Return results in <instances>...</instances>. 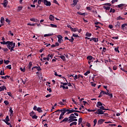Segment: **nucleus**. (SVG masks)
Segmentation results:
<instances>
[{"label": "nucleus", "instance_id": "obj_58", "mask_svg": "<svg viewBox=\"0 0 127 127\" xmlns=\"http://www.w3.org/2000/svg\"><path fill=\"white\" fill-rule=\"evenodd\" d=\"M77 13L80 14V15H84V14H85V13H82L81 12H78Z\"/></svg>", "mask_w": 127, "mask_h": 127}, {"label": "nucleus", "instance_id": "obj_30", "mask_svg": "<svg viewBox=\"0 0 127 127\" xmlns=\"http://www.w3.org/2000/svg\"><path fill=\"white\" fill-rule=\"evenodd\" d=\"M116 27H120L121 26V23L120 22L117 21V24L115 25Z\"/></svg>", "mask_w": 127, "mask_h": 127}, {"label": "nucleus", "instance_id": "obj_43", "mask_svg": "<svg viewBox=\"0 0 127 127\" xmlns=\"http://www.w3.org/2000/svg\"><path fill=\"white\" fill-rule=\"evenodd\" d=\"M104 5H106V6H111L112 4H111L110 3H106L104 4Z\"/></svg>", "mask_w": 127, "mask_h": 127}, {"label": "nucleus", "instance_id": "obj_55", "mask_svg": "<svg viewBox=\"0 0 127 127\" xmlns=\"http://www.w3.org/2000/svg\"><path fill=\"white\" fill-rule=\"evenodd\" d=\"M6 68H8V69H9L10 70V69H11V65L9 64L8 65H7Z\"/></svg>", "mask_w": 127, "mask_h": 127}, {"label": "nucleus", "instance_id": "obj_24", "mask_svg": "<svg viewBox=\"0 0 127 127\" xmlns=\"http://www.w3.org/2000/svg\"><path fill=\"white\" fill-rule=\"evenodd\" d=\"M10 76H8V75H6L5 76H1V78H2V79H4L5 80L6 79H9V77Z\"/></svg>", "mask_w": 127, "mask_h": 127}, {"label": "nucleus", "instance_id": "obj_14", "mask_svg": "<svg viewBox=\"0 0 127 127\" xmlns=\"http://www.w3.org/2000/svg\"><path fill=\"white\" fill-rule=\"evenodd\" d=\"M104 9H106V10H110L111 9V7L109 6H103Z\"/></svg>", "mask_w": 127, "mask_h": 127}, {"label": "nucleus", "instance_id": "obj_10", "mask_svg": "<svg viewBox=\"0 0 127 127\" xmlns=\"http://www.w3.org/2000/svg\"><path fill=\"white\" fill-rule=\"evenodd\" d=\"M69 111V109H66V108H64L63 110L62 111V114H64V115H65V113H66V112H67V113Z\"/></svg>", "mask_w": 127, "mask_h": 127}, {"label": "nucleus", "instance_id": "obj_13", "mask_svg": "<svg viewBox=\"0 0 127 127\" xmlns=\"http://www.w3.org/2000/svg\"><path fill=\"white\" fill-rule=\"evenodd\" d=\"M78 1V0H73V3L71 4L72 6H75L77 4Z\"/></svg>", "mask_w": 127, "mask_h": 127}, {"label": "nucleus", "instance_id": "obj_11", "mask_svg": "<svg viewBox=\"0 0 127 127\" xmlns=\"http://www.w3.org/2000/svg\"><path fill=\"white\" fill-rule=\"evenodd\" d=\"M101 106H103V103H102L101 102H98L96 105V107L97 108H100Z\"/></svg>", "mask_w": 127, "mask_h": 127}, {"label": "nucleus", "instance_id": "obj_37", "mask_svg": "<svg viewBox=\"0 0 127 127\" xmlns=\"http://www.w3.org/2000/svg\"><path fill=\"white\" fill-rule=\"evenodd\" d=\"M29 66V69H31V67L32 66V63L31 62H30L28 64Z\"/></svg>", "mask_w": 127, "mask_h": 127}, {"label": "nucleus", "instance_id": "obj_61", "mask_svg": "<svg viewBox=\"0 0 127 127\" xmlns=\"http://www.w3.org/2000/svg\"><path fill=\"white\" fill-rule=\"evenodd\" d=\"M58 104L61 105V106H64V103H63V102H59Z\"/></svg>", "mask_w": 127, "mask_h": 127}, {"label": "nucleus", "instance_id": "obj_7", "mask_svg": "<svg viewBox=\"0 0 127 127\" xmlns=\"http://www.w3.org/2000/svg\"><path fill=\"white\" fill-rule=\"evenodd\" d=\"M7 3H8V1L7 0H4L3 3L2 4L3 5L4 7H6V5H7Z\"/></svg>", "mask_w": 127, "mask_h": 127}, {"label": "nucleus", "instance_id": "obj_22", "mask_svg": "<svg viewBox=\"0 0 127 127\" xmlns=\"http://www.w3.org/2000/svg\"><path fill=\"white\" fill-rule=\"evenodd\" d=\"M64 116V113H62L60 115L59 117V120H63V119H64V117H63Z\"/></svg>", "mask_w": 127, "mask_h": 127}, {"label": "nucleus", "instance_id": "obj_28", "mask_svg": "<svg viewBox=\"0 0 127 127\" xmlns=\"http://www.w3.org/2000/svg\"><path fill=\"white\" fill-rule=\"evenodd\" d=\"M124 19H125V18H123L121 16H119L117 18V20H123Z\"/></svg>", "mask_w": 127, "mask_h": 127}, {"label": "nucleus", "instance_id": "obj_9", "mask_svg": "<svg viewBox=\"0 0 127 127\" xmlns=\"http://www.w3.org/2000/svg\"><path fill=\"white\" fill-rule=\"evenodd\" d=\"M55 18V17L53 16V15H50L49 16V19L51 20V21H54V19Z\"/></svg>", "mask_w": 127, "mask_h": 127}, {"label": "nucleus", "instance_id": "obj_23", "mask_svg": "<svg viewBox=\"0 0 127 127\" xmlns=\"http://www.w3.org/2000/svg\"><path fill=\"white\" fill-rule=\"evenodd\" d=\"M4 89H5V86H2L0 87V92L2 91H4Z\"/></svg>", "mask_w": 127, "mask_h": 127}, {"label": "nucleus", "instance_id": "obj_54", "mask_svg": "<svg viewBox=\"0 0 127 127\" xmlns=\"http://www.w3.org/2000/svg\"><path fill=\"white\" fill-rule=\"evenodd\" d=\"M22 6H18V10H21V9H22Z\"/></svg>", "mask_w": 127, "mask_h": 127}, {"label": "nucleus", "instance_id": "obj_4", "mask_svg": "<svg viewBox=\"0 0 127 127\" xmlns=\"http://www.w3.org/2000/svg\"><path fill=\"white\" fill-rule=\"evenodd\" d=\"M43 2L44 4L47 5V6H50V5H51V2H50V1H47V0H43Z\"/></svg>", "mask_w": 127, "mask_h": 127}, {"label": "nucleus", "instance_id": "obj_36", "mask_svg": "<svg viewBox=\"0 0 127 127\" xmlns=\"http://www.w3.org/2000/svg\"><path fill=\"white\" fill-rule=\"evenodd\" d=\"M0 22L1 23H3L4 22V18H3V17H1Z\"/></svg>", "mask_w": 127, "mask_h": 127}, {"label": "nucleus", "instance_id": "obj_3", "mask_svg": "<svg viewBox=\"0 0 127 127\" xmlns=\"http://www.w3.org/2000/svg\"><path fill=\"white\" fill-rule=\"evenodd\" d=\"M104 113H105V111H103L100 109H97L96 112H95V114L97 115H104Z\"/></svg>", "mask_w": 127, "mask_h": 127}, {"label": "nucleus", "instance_id": "obj_63", "mask_svg": "<svg viewBox=\"0 0 127 127\" xmlns=\"http://www.w3.org/2000/svg\"><path fill=\"white\" fill-rule=\"evenodd\" d=\"M7 95H8L9 97H11V96H12V95L11 94V92H7Z\"/></svg>", "mask_w": 127, "mask_h": 127}, {"label": "nucleus", "instance_id": "obj_60", "mask_svg": "<svg viewBox=\"0 0 127 127\" xmlns=\"http://www.w3.org/2000/svg\"><path fill=\"white\" fill-rule=\"evenodd\" d=\"M72 36H73V37H78V34H73Z\"/></svg>", "mask_w": 127, "mask_h": 127}, {"label": "nucleus", "instance_id": "obj_62", "mask_svg": "<svg viewBox=\"0 0 127 127\" xmlns=\"http://www.w3.org/2000/svg\"><path fill=\"white\" fill-rule=\"evenodd\" d=\"M86 9H87V10H92V8H91L90 7H86Z\"/></svg>", "mask_w": 127, "mask_h": 127}, {"label": "nucleus", "instance_id": "obj_8", "mask_svg": "<svg viewBox=\"0 0 127 127\" xmlns=\"http://www.w3.org/2000/svg\"><path fill=\"white\" fill-rule=\"evenodd\" d=\"M104 122H105V120L100 119V120H98V121L97 122V125H102V124H103V123H104Z\"/></svg>", "mask_w": 127, "mask_h": 127}, {"label": "nucleus", "instance_id": "obj_21", "mask_svg": "<svg viewBox=\"0 0 127 127\" xmlns=\"http://www.w3.org/2000/svg\"><path fill=\"white\" fill-rule=\"evenodd\" d=\"M53 35V33H50V34H46L44 35V37H49V36H52Z\"/></svg>", "mask_w": 127, "mask_h": 127}, {"label": "nucleus", "instance_id": "obj_40", "mask_svg": "<svg viewBox=\"0 0 127 127\" xmlns=\"http://www.w3.org/2000/svg\"><path fill=\"white\" fill-rule=\"evenodd\" d=\"M48 58H51V59H52V58H53V55L49 54L48 56Z\"/></svg>", "mask_w": 127, "mask_h": 127}, {"label": "nucleus", "instance_id": "obj_2", "mask_svg": "<svg viewBox=\"0 0 127 127\" xmlns=\"http://www.w3.org/2000/svg\"><path fill=\"white\" fill-rule=\"evenodd\" d=\"M76 116H74V114H71L68 117L69 123H72V122H77L78 120L76 119Z\"/></svg>", "mask_w": 127, "mask_h": 127}, {"label": "nucleus", "instance_id": "obj_1", "mask_svg": "<svg viewBox=\"0 0 127 127\" xmlns=\"http://www.w3.org/2000/svg\"><path fill=\"white\" fill-rule=\"evenodd\" d=\"M7 48L10 50L11 52L12 51H14V47H15V43H13V42L8 41V44H7Z\"/></svg>", "mask_w": 127, "mask_h": 127}, {"label": "nucleus", "instance_id": "obj_31", "mask_svg": "<svg viewBox=\"0 0 127 127\" xmlns=\"http://www.w3.org/2000/svg\"><path fill=\"white\" fill-rule=\"evenodd\" d=\"M85 35L86 36H87V37H91V36H92V34L87 32Z\"/></svg>", "mask_w": 127, "mask_h": 127}, {"label": "nucleus", "instance_id": "obj_51", "mask_svg": "<svg viewBox=\"0 0 127 127\" xmlns=\"http://www.w3.org/2000/svg\"><path fill=\"white\" fill-rule=\"evenodd\" d=\"M4 62L5 64H6V65H7V64H8V63H9V61H8V60H7V61L4 60Z\"/></svg>", "mask_w": 127, "mask_h": 127}, {"label": "nucleus", "instance_id": "obj_6", "mask_svg": "<svg viewBox=\"0 0 127 127\" xmlns=\"http://www.w3.org/2000/svg\"><path fill=\"white\" fill-rule=\"evenodd\" d=\"M58 42H59V43H61L62 42H63V39H62L63 37H62V36L60 35H58Z\"/></svg>", "mask_w": 127, "mask_h": 127}, {"label": "nucleus", "instance_id": "obj_52", "mask_svg": "<svg viewBox=\"0 0 127 127\" xmlns=\"http://www.w3.org/2000/svg\"><path fill=\"white\" fill-rule=\"evenodd\" d=\"M4 104H5V105H6V106H7V105H8L9 104V103L7 101H4Z\"/></svg>", "mask_w": 127, "mask_h": 127}, {"label": "nucleus", "instance_id": "obj_15", "mask_svg": "<svg viewBox=\"0 0 127 127\" xmlns=\"http://www.w3.org/2000/svg\"><path fill=\"white\" fill-rule=\"evenodd\" d=\"M99 109L100 110H102V111H108V110H109V109H105V107L103 106V105H102L101 106H100V107H99Z\"/></svg>", "mask_w": 127, "mask_h": 127}, {"label": "nucleus", "instance_id": "obj_17", "mask_svg": "<svg viewBox=\"0 0 127 127\" xmlns=\"http://www.w3.org/2000/svg\"><path fill=\"white\" fill-rule=\"evenodd\" d=\"M75 112L74 109L70 110V109H68V112H67V114H72V113H75Z\"/></svg>", "mask_w": 127, "mask_h": 127}, {"label": "nucleus", "instance_id": "obj_42", "mask_svg": "<svg viewBox=\"0 0 127 127\" xmlns=\"http://www.w3.org/2000/svg\"><path fill=\"white\" fill-rule=\"evenodd\" d=\"M115 11H116V10L114 9H113V8L110 9V12H113V13H115Z\"/></svg>", "mask_w": 127, "mask_h": 127}, {"label": "nucleus", "instance_id": "obj_46", "mask_svg": "<svg viewBox=\"0 0 127 127\" xmlns=\"http://www.w3.org/2000/svg\"><path fill=\"white\" fill-rule=\"evenodd\" d=\"M62 59V60H65V59H66V58H65V56H61L60 57Z\"/></svg>", "mask_w": 127, "mask_h": 127}, {"label": "nucleus", "instance_id": "obj_38", "mask_svg": "<svg viewBox=\"0 0 127 127\" xmlns=\"http://www.w3.org/2000/svg\"><path fill=\"white\" fill-rule=\"evenodd\" d=\"M0 75L1 76H2L3 75H5V74L4 73V72H3V70H1V71L0 72Z\"/></svg>", "mask_w": 127, "mask_h": 127}, {"label": "nucleus", "instance_id": "obj_48", "mask_svg": "<svg viewBox=\"0 0 127 127\" xmlns=\"http://www.w3.org/2000/svg\"><path fill=\"white\" fill-rule=\"evenodd\" d=\"M119 1V0H112L111 1L112 3H115V2H118Z\"/></svg>", "mask_w": 127, "mask_h": 127}, {"label": "nucleus", "instance_id": "obj_39", "mask_svg": "<svg viewBox=\"0 0 127 127\" xmlns=\"http://www.w3.org/2000/svg\"><path fill=\"white\" fill-rule=\"evenodd\" d=\"M67 121H69V118H65L64 120H63V122H67Z\"/></svg>", "mask_w": 127, "mask_h": 127}, {"label": "nucleus", "instance_id": "obj_34", "mask_svg": "<svg viewBox=\"0 0 127 127\" xmlns=\"http://www.w3.org/2000/svg\"><path fill=\"white\" fill-rule=\"evenodd\" d=\"M92 40L94 42H98V41H99V39L95 38H92Z\"/></svg>", "mask_w": 127, "mask_h": 127}, {"label": "nucleus", "instance_id": "obj_16", "mask_svg": "<svg viewBox=\"0 0 127 127\" xmlns=\"http://www.w3.org/2000/svg\"><path fill=\"white\" fill-rule=\"evenodd\" d=\"M8 43V41L7 42H5L4 41H3L2 42H0L1 44H3V45H6V46H7V44Z\"/></svg>", "mask_w": 127, "mask_h": 127}, {"label": "nucleus", "instance_id": "obj_33", "mask_svg": "<svg viewBox=\"0 0 127 127\" xmlns=\"http://www.w3.org/2000/svg\"><path fill=\"white\" fill-rule=\"evenodd\" d=\"M50 25L51 27H53V28H56L57 27V25H55L54 24H50Z\"/></svg>", "mask_w": 127, "mask_h": 127}, {"label": "nucleus", "instance_id": "obj_20", "mask_svg": "<svg viewBox=\"0 0 127 127\" xmlns=\"http://www.w3.org/2000/svg\"><path fill=\"white\" fill-rule=\"evenodd\" d=\"M9 113H10V117H12L13 114V111L12 110V109L11 108L9 110Z\"/></svg>", "mask_w": 127, "mask_h": 127}, {"label": "nucleus", "instance_id": "obj_18", "mask_svg": "<svg viewBox=\"0 0 127 127\" xmlns=\"http://www.w3.org/2000/svg\"><path fill=\"white\" fill-rule=\"evenodd\" d=\"M103 95H106V92L105 91H102L100 93V96L99 97H102V96H103Z\"/></svg>", "mask_w": 127, "mask_h": 127}, {"label": "nucleus", "instance_id": "obj_57", "mask_svg": "<svg viewBox=\"0 0 127 127\" xmlns=\"http://www.w3.org/2000/svg\"><path fill=\"white\" fill-rule=\"evenodd\" d=\"M109 127H116V126H117V125L116 124H109Z\"/></svg>", "mask_w": 127, "mask_h": 127}, {"label": "nucleus", "instance_id": "obj_64", "mask_svg": "<svg viewBox=\"0 0 127 127\" xmlns=\"http://www.w3.org/2000/svg\"><path fill=\"white\" fill-rule=\"evenodd\" d=\"M109 28H110V29H113V25H109Z\"/></svg>", "mask_w": 127, "mask_h": 127}, {"label": "nucleus", "instance_id": "obj_25", "mask_svg": "<svg viewBox=\"0 0 127 127\" xmlns=\"http://www.w3.org/2000/svg\"><path fill=\"white\" fill-rule=\"evenodd\" d=\"M77 125V122H74L70 124V127H72V126H76Z\"/></svg>", "mask_w": 127, "mask_h": 127}, {"label": "nucleus", "instance_id": "obj_45", "mask_svg": "<svg viewBox=\"0 0 127 127\" xmlns=\"http://www.w3.org/2000/svg\"><path fill=\"white\" fill-rule=\"evenodd\" d=\"M2 50H3V51H4V52H7V51H8V49H7V48H3Z\"/></svg>", "mask_w": 127, "mask_h": 127}, {"label": "nucleus", "instance_id": "obj_19", "mask_svg": "<svg viewBox=\"0 0 127 127\" xmlns=\"http://www.w3.org/2000/svg\"><path fill=\"white\" fill-rule=\"evenodd\" d=\"M87 60H88V61H92L93 60V57H92L91 56H88L87 57Z\"/></svg>", "mask_w": 127, "mask_h": 127}, {"label": "nucleus", "instance_id": "obj_49", "mask_svg": "<svg viewBox=\"0 0 127 127\" xmlns=\"http://www.w3.org/2000/svg\"><path fill=\"white\" fill-rule=\"evenodd\" d=\"M124 5H125V4L122 3V4H119L118 6V7L120 8V7H122V6H124Z\"/></svg>", "mask_w": 127, "mask_h": 127}, {"label": "nucleus", "instance_id": "obj_44", "mask_svg": "<svg viewBox=\"0 0 127 127\" xmlns=\"http://www.w3.org/2000/svg\"><path fill=\"white\" fill-rule=\"evenodd\" d=\"M69 41H70V42H73L74 41V38L73 37H71V38L70 39H68Z\"/></svg>", "mask_w": 127, "mask_h": 127}, {"label": "nucleus", "instance_id": "obj_27", "mask_svg": "<svg viewBox=\"0 0 127 127\" xmlns=\"http://www.w3.org/2000/svg\"><path fill=\"white\" fill-rule=\"evenodd\" d=\"M70 30H71V31H73V32H76V31H78V29L77 28H71Z\"/></svg>", "mask_w": 127, "mask_h": 127}, {"label": "nucleus", "instance_id": "obj_53", "mask_svg": "<svg viewBox=\"0 0 127 127\" xmlns=\"http://www.w3.org/2000/svg\"><path fill=\"white\" fill-rule=\"evenodd\" d=\"M88 74H90V71H86V72L84 73V75H85V76H88Z\"/></svg>", "mask_w": 127, "mask_h": 127}, {"label": "nucleus", "instance_id": "obj_47", "mask_svg": "<svg viewBox=\"0 0 127 127\" xmlns=\"http://www.w3.org/2000/svg\"><path fill=\"white\" fill-rule=\"evenodd\" d=\"M87 111L88 112H96V111H97V109H94V110L88 109Z\"/></svg>", "mask_w": 127, "mask_h": 127}, {"label": "nucleus", "instance_id": "obj_26", "mask_svg": "<svg viewBox=\"0 0 127 127\" xmlns=\"http://www.w3.org/2000/svg\"><path fill=\"white\" fill-rule=\"evenodd\" d=\"M30 21H33L34 22H38V20L35 19V18H31Z\"/></svg>", "mask_w": 127, "mask_h": 127}, {"label": "nucleus", "instance_id": "obj_29", "mask_svg": "<svg viewBox=\"0 0 127 127\" xmlns=\"http://www.w3.org/2000/svg\"><path fill=\"white\" fill-rule=\"evenodd\" d=\"M37 112H38V113H42V112H43L42 110H41V108H40V107L37 109Z\"/></svg>", "mask_w": 127, "mask_h": 127}, {"label": "nucleus", "instance_id": "obj_12", "mask_svg": "<svg viewBox=\"0 0 127 127\" xmlns=\"http://www.w3.org/2000/svg\"><path fill=\"white\" fill-rule=\"evenodd\" d=\"M126 26H127V23L122 24V25L121 26L122 29H123V30H125V29H126Z\"/></svg>", "mask_w": 127, "mask_h": 127}, {"label": "nucleus", "instance_id": "obj_41", "mask_svg": "<svg viewBox=\"0 0 127 127\" xmlns=\"http://www.w3.org/2000/svg\"><path fill=\"white\" fill-rule=\"evenodd\" d=\"M115 51H116V52H118V53H120V51H119V47L115 48Z\"/></svg>", "mask_w": 127, "mask_h": 127}, {"label": "nucleus", "instance_id": "obj_56", "mask_svg": "<svg viewBox=\"0 0 127 127\" xmlns=\"http://www.w3.org/2000/svg\"><path fill=\"white\" fill-rule=\"evenodd\" d=\"M82 122H83V119H82V118H79V119H78V123H81Z\"/></svg>", "mask_w": 127, "mask_h": 127}, {"label": "nucleus", "instance_id": "obj_35", "mask_svg": "<svg viewBox=\"0 0 127 127\" xmlns=\"http://www.w3.org/2000/svg\"><path fill=\"white\" fill-rule=\"evenodd\" d=\"M93 123H94L93 127H95L97 123V119H95L93 121Z\"/></svg>", "mask_w": 127, "mask_h": 127}, {"label": "nucleus", "instance_id": "obj_32", "mask_svg": "<svg viewBox=\"0 0 127 127\" xmlns=\"http://www.w3.org/2000/svg\"><path fill=\"white\" fill-rule=\"evenodd\" d=\"M4 122H9V118L8 117V116H7L5 118V120H4Z\"/></svg>", "mask_w": 127, "mask_h": 127}, {"label": "nucleus", "instance_id": "obj_50", "mask_svg": "<svg viewBox=\"0 0 127 127\" xmlns=\"http://www.w3.org/2000/svg\"><path fill=\"white\" fill-rule=\"evenodd\" d=\"M49 59H50V58H43V60H44L45 61L47 60L48 61H49Z\"/></svg>", "mask_w": 127, "mask_h": 127}, {"label": "nucleus", "instance_id": "obj_59", "mask_svg": "<svg viewBox=\"0 0 127 127\" xmlns=\"http://www.w3.org/2000/svg\"><path fill=\"white\" fill-rule=\"evenodd\" d=\"M32 119H37L38 117H37V116L34 115V116H32Z\"/></svg>", "mask_w": 127, "mask_h": 127}, {"label": "nucleus", "instance_id": "obj_5", "mask_svg": "<svg viewBox=\"0 0 127 127\" xmlns=\"http://www.w3.org/2000/svg\"><path fill=\"white\" fill-rule=\"evenodd\" d=\"M80 77H81V78H82V79L84 78V77L80 74H79L78 75H75L74 76H73V78H74V80H77V79H80Z\"/></svg>", "mask_w": 127, "mask_h": 127}]
</instances>
